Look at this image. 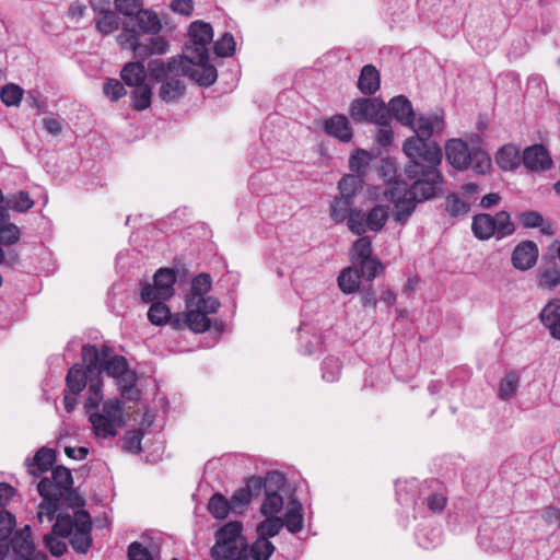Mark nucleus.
Masks as SVG:
<instances>
[{"label": "nucleus", "instance_id": "obj_1", "mask_svg": "<svg viewBox=\"0 0 560 560\" xmlns=\"http://www.w3.org/2000/svg\"><path fill=\"white\" fill-rule=\"evenodd\" d=\"M410 127L416 136L405 141L402 150L409 159L405 174L415 182L410 186L396 182L383 191L384 198L393 203V217L399 224H405L409 220L417 202L436 197L441 192L443 182L439 170L442 162L441 148L436 142L428 141L434 133L442 132L443 116L420 115L413 118V126Z\"/></svg>", "mask_w": 560, "mask_h": 560}, {"label": "nucleus", "instance_id": "obj_2", "mask_svg": "<svg viewBox=\"0 0 560 560\" xmlns=\"http://www.w3.org/2000/svg\"><path fill=\"white\" fill-rule=\"evenodd\" d=\"M72 486L71 470L65 466L55 467L50 478L38 482L37 490L43 498L36 513L39 523L92 525L90 514L83 509L84 500Z\"/></svg>", "mask_w": 560, "mask_h": 560}, {"label": "nucleus", "instance_id": "obj_3", "mask_svg": "<svg viewBox=\"0 0 560 560\" xmlns=\"http://www.w3.org/2000/svg\"><path fill=\"white\" fill-rule=\"evenodd\" d=\"M153 80L162 82L159 96L163 102H173L183 96L185 85L179 77L186 75L199 85L209 86L217 80V69L213 66L195 68L185 58L172 57L167 62L154 60L149 66Z\"/></svg>", "mask_w": 560, "mask_h": 560}, {"label": "nucleus", "instance_id": "obj_4", "mask_svg": "<svg viewBox=\"0 0 560 560\" xmlns=\"http://www.w3.org/2000/svg\"><path fill=\"white\" fill-rule=\"evenodd\" d=\"M243 527H219L210 550L212 560H268L275 547L264 536L249 545Z\"/></svg>", "mask_w": 560, "mask_h": 560}, {"label": "nucleus", "instance_id": "obj_5", "mask_svg": "<svg viewBox=\"0 0 560 560\" xmlns=\"http://www.w3.org/2000/svg\"><path fill=\"white\" fill-rule=\"evenodd\" d=\"M176 282V272L173 269L161 268L153 276V284H144L141 290V300L150 303L148 319L156 326L166 324L171 318V310L165 302L173 298Z\"/></svg>", "mask_w": 560, "mask_h": 560}, {"label": "nucleus", "instance_id": "obj_6", "mask_svg": "<svg viewBox=\"0 0 560 560\" xmlns=\"http://www.w3.org/2000/svg\"><path fill=\"white\" fill-rule=\"evenodd\" d=\"M265 521L259 525H303V505L291 497L287 502L277 490L266 489L259 508Z\"/></svg>", "mask_w": 560, "mask_h": 560}, {"label": "nucleus", "instance_id": "obj_7", "mask_svg": "<svg viewBox=\"0 0 560 560\" xmlns=\"http://www.w3.org/2000/svg\"><path fill=\"white\" fill-rule=\"evenodd\" d=\"M82 358L84 363H88L90 374L106 373L114 378L132 382V375L128 370L126 359L115 354L107 347L98 349L96 346H83Z\"/></svg>", "mask_w": 560, "mask_h": 560}, {"label": "nucleus", "instance_id": "obj_8", "mask_svg": "<svg viewBox=\"0 0 560 560\" xmlns=\"http://www.w3.org/2000/svg\"><path fill=\"white\" fill-rule=\"evenodd\" d=\"M48 560L44 552H35L31 527H0V559Z\"/></svg>", "mask_w": 560, "mask_h": 560}, {"label": "nucleus", "instance_id": "obj_9", "mask_svg": "<svg viewBox=\"0 0 560 560\" xmlns=\"http://www.w3.org/2000/svg\"><path fill=\"white\" fill-rule=\"evenodd\" d=\"M213 30L209 23L195 21L189 26V42L185 52L179 58H185L195 68L211 66L208 62V45L212 42Z\"/></svg>", "mask_w": 560, "mask_h": 560}, {"label": "nucleus", "instance_id": "obj_10", "mask_svg": "<svg viewBox=\"0 0 560 560\" xmlns=\"http://www.w3.org/2000/svg\"><path fill=\"white\" fill-rule=\"evenodd\" d=\"M124 406L119 399H108L101 410L96 409L89 416L93 432L98 439L115 438L117 428L124 424Z\"/></svg>", "mask_w": 560, "mask_h": 560}, {"label": "nucleus", "instance_id": "obj_11", "mask_svg": "<svg viewBox=\"0 0 560 560\" xmlns=\"http://www.w3.org/2000/svg\"><path fill=\"white\" fill-rule=\"evenodd\" d=\"M388 218L389 207L378 203L368 212L354 210L348 222V229L357 235H363L368 231L377 233L385 226Z\"/></svg>", "mask_w": 560, "mask_h": 560}, {"label": "nucleus", "instance_id": "obj_12", "mask_svg": "<svg viewBox=\"0 0 560 560\" xmlns=\"http://www.w3.org/2000/svg\"><path fill=\"white\" fill-rule=\"evenodd\" d=\"M349 114L354 122H371L378 126L389 122L386 104L376 97L354 100L350 105Z\"/></svg>", "mask_w": 560, "mask_h": 560}, {"label": "nucleus", "instance_id": "obj_13", "mask_svg": "<svg viewBox=\"0 0 560 560\" xmlns=\"http://www.w3.org/2000/svg\"><path fill=\"white\" fill-rule=\"evenodd\" d=\"M264 486L262 477H249L246 481V486L236 489L231 500H229L231 513L236 515L243 514L249 506L253 495L259 494Z\"/></svg>", "mask_w": 560, "mask_h": 560}, {"label": "nucleus", "instance_id": "obj_14", "mask_svg": "<svg viewBox=\"0 0 560 560\" xmlns=\"http://www.w3.org/2000/svg\"><path fill=\"white\" fill-rule=\"evenodd\" d=\"M538 253V247L533 241H523L513 249L511 262L515 269L526 271L536 265Z\"/></svg>", "mask_w": 560, "mask_h": 560}, {"label": "nucleus", "instance_id": "obj_15", "mask_svg": "<svg viewBox=\"0 0 560 560\" xmlns=\"http://www.w3.org/2000/svg\"><path fill=\"white\" fill-rule=\"evenodd\" d=\"M522 161L526 168L533 172L549 170L552 166V160L541 144H535L524 150Z\"/></svg>", "mask_w": 560, "mask_h": 560}, {"label": "nucleus", "instance_id": "obj_16", "mask_svg": "<svg viewBox=\"0 0 560 560\" xmlns=\"http://www.w3.org/2000/svg\"><path fill=\"white\" fill-rule=\"evenodd\" d=\"M539 320L550 336L560 341V299H552L542 307Z\"/></svg>", "mask_w": 560, "mask_h": 560}, {"label": "nucleus", "instance_id": "obj_17", "mask_svg": "<svg viewBox=\"0 0 560 560\" xmlns=\"http://www.w3.org/2000/svg\"><path fill=\"white\" fill-rule=\"evenodd\" d=\"M470 151L467 143L460 139H451L445 145L447 161L457 170L468 168Z\"/></svg>", "mask_w": 560, "mask_h": 560}, {"label": "nucleus", "instance_id": "obj_18", "mask_svg": "<svg viewBox=\"0 0 560 560\" xmlns=\"http://www.w3.org/2000/svg\"><path fill=\"white\" fill-rule=\"evenodd\" d=\"M59 536H67L77 552L85 553L92 542L91 527H54Z\"/></svg>", "mask_w": 560, "mask_h": 560}, {"label": "nucleus", "instance_id": "obj_19", "mask_svg": "<svg viewBox=\"0 0 560 560\" xmlns=\"http://www.w3.org/2000/svg\"><path fill=\"white\" fill-rule=\"evenodd\" d=\"M325 131L327 135L346 143L350 142L353 138V130L348 118L340 114H336L325 121Z\"/></svg>", "mask_w": 560, "mask_h": 560}, {"label": "nucleus", "instance_id": "obj_20", "mask_svg": "<svg viewBox=\"0 0 560 560\" xmlns=\"http://www.w3.org/2000/svg\"><path fill=\"white\" fill-rule=\"evenodd\" d=\"M388 113L404 126H413L415 112L410 101L404 95H397L389 101Z\"/></svg>", "mask_w": 560, "mask_h": 560}, {"label": "nucleus", "instance_id": "obj_21", "mask_svg": "<svg viewBox=\"0 0 560 560\" xmlns=\"http://www.w3.org/2000/svg\"><path fill=\"white\" fill-rule=\"evenodd\" d=\"M32 460V463L27 460L28 472L33 476H38L48 471L52 467L56 460L55 451L51 448L42 447L37 451Z\"/></svg>", "mask_w": 560, "mask_h": 560}, {"label": "nucleus", "instance_id": "obj_22", "mask_svg": "<svg viewBox=\"0 0 560 560\" xmlns=\"http://www.w3.org/2000/svg\"><path fill=\"white\" fill-rule=\"evenodd\" d=\"M92 375L93 374L89 373L88 368L84 371L81 365L74 364L69 369L66 377L67 390L73 395H79L84 389Z\"/></svg>", "mask_w": 560, "mask_h": 560}, {"label": "nucleus", "instance_id": "obj_23", "mask_svg": "<svg viewBox=\"0 0 560 560\" xmlns=\"http://www.w3.org/2000/svg\"><path fill=\"white\" fill-rule=\"evenodd\" d=\"M381 84L380 72L373 65H365L358 79V89L366 95L374 94Z\"/></svg>", "mask_w": 560, "mask_h": 560}, {"label": "nucleus", "instance_id": "obj_24", "mask_svg": "<svg viewBox=\"0 0 560 560\" xmlns=\"http://www.w3.org/2000/svg\"><path fill=\"white\" fill-rule=\"evenodd\" d=\"M120 77L125 84L137 88L145 84L147 71L142 62L130 61L122 67Z\"/></svg>", "mask_w": 560, "mask_h": 560}, {"label": "nucleus", "instance_id": "obj_25", "mask_svg": "<svg viewBox=\"0 0 560 560\" xmlns=\"http://www.w3.org/2000/svg\"><path fill=\"white\" fill-rule=\"evenodd\" d=\"M520 223L527 229L540 228V232L545 235H553V225L549 221H545L544 217L537 211H524L518 213Z\"/></svg>", "mask_w": 560, "mask_h": 560}, {"label": "nucleus", "instance_id": "obj_26", "mask_svg": "<svg viewBox=\"0 0 560 560\" xmlns=\"http://www.w3.org/2000/svg\"><path fill=\"white\" fill-rule=\"evenodd\" d=\"M499 167L503 171H513L521 164L518 149L513 144L502 147L495 155Z\"/></svg>", "mask_w": 560, "mask_h": 560}, {"label": "nucleus", "instance_id": "obj_27", "mask_svg": "<svg viewBox=\"0 0 560 560\" xmlns=\"http://www.w3.org/2000/svg\"><path fill=\"white\" fill-rule=\"evenodd\" d=\"M116 39L122 49L132 50L135 57L139 59L142 44L140 43V35L136 28L130 27L128 23L124 24L122 31L118 34Z\"/></svg>", "mask_w": 560, "mask_h": 560}, {"label": "nucleus", "instance_id": "obj_28", "mask_svg": "<svg viewBox=\"0 0 560 560\" xmlns=\"http://www.w3.org/2000/svg\"><path fill=\"white\" fill-rule=\"evenodd\" d=\"M138 27L145 34H158L162 28V23L158 14L150 9H141L135 16Z\"/></svg>", "mask_w": 560, "mask_h": 560}, {"label": "nucleus", "instance_id": "obj_29", "mask_svg": "<svg viewBox=\"0 0 560 560\" xmlns=\"http://www.w3.org/2000/svg\"><path fill=\"white\" fill-rule=\"evenodd\" d=\"M475 236L479 240H489L495 234V224L490 214L481 213L474 217L471 224Z\"/></svg>", "mask_w": 560, "mask_h": 560}, {"label": "nucleus", "instance_id": "obj_30", "mask_svg": "<svg viewBox=\"0 0 560 560\" xmlns=\"http://www.w3.org/2000/svg\"><path fill=\"white\" fill-rule=\"evenodd\" d=\"M352 200L345 197L336 198L330 205V218L336 223L347 220L349 222L355 209H352Z\"/></svg>", "mask_w": 560, "mask_h": 560}, {"label": "nucleus", "instance_id": "obj_31", "mask_svg": "<svg viewBox=\"0 0 560 560\" xmlns=\"http://www.w3.org/2000/svg\"><path fill=\"white\" fill-rule=\"evenodd\" d=\"M415 536L419 546L425 549L434 548L442 541L441 527H418Z\"/></svg>", "mask_w": 560, "mask_h": 560}, {"label": "nucleus", "instance_id": "obj_32", "mask_svg": "<svg viewBox=\"0 0 560 560\" xmlns=\"http://www.w3.org/2000/svg\"><path fill=\"white\" fill-rule=\"evenodd\" d=\"M185 323L195 332H203L208 330L211 325L207 314L197 307H187Z\"/></svg>", "mask_w": 560, "mask_h": 560}, {"label": "nucleus", "instance_id": "obj_33", "mask_svg": "<svg viewBox=\"0 0 560 560\" xmlns=\"http://www.w3.org/2000/svg\"><path fill=\"white\" fill-rule=\"evenodd\" d=\"M14 495V489L8 483H0V525H15V516L4 508Z\"/></svg>", "mask_w": 560, "mask_h": 560}, {"label": "nucleus", "instance_id": "obj_34", "mask_svg": "<svg viewBox=\"0 0 560 560\" xmlns=\"http://www.w3.org/2000/svg\"><path fill=\"white\" fill-rule=\"evenodd\" d=\"M360 273L359 270L355 268H347L341 271V273L338 277V285L340 290L346 293L350 294L358 290L360 284Z\"/></svg>", "mask_w": 560, "mask_h": 560}, {"label": "nucleus", "instance_id": "obj_35", "mask_svg": "<svg viewBox=\"0 0 560 560\" xmlns=\"http://www.w3.org/2000/svg\"><path fill=\"white\" fill-rule=\"evenodd\" d=\"M103 383L98 374L92 375L89 381V390L88 398L85 400L84 407L86 409H97L100 402L103 400V392H102Z\"/></svg>", "mask_w": 560, "mask_h": 560}, {"label": "nucleus", "instance_id": "obj_36", "mask_svg": "<svg viewBox=\"0 0 560 560\" xmlns=\"http://www.w3.org/2000/svg\"><path fill=\"white\" fill-rule=\"evenodd\" d=\"M96 28L104 35L110 34L119 28V18L108 8L102 9L100 18L96 20Z\"/></svg>", "mask_w": 560, "mask_h": 560}, {"label": "nucleus", "instance_id": "obj_37", "mask_svg": "<svg viewBox=\"0 0 560 560\" xmlns=\"http://www.w3.org/2000/svg\"><path fill=\"white\" fill-rule=\"evenodd\" d=\"M468 167L477 174L483 175L491 168V159L486 151L472 149L469 153Z\"/></svg>", "mask_w": 560, "mask_h": 560}, {"label": "nucleus", "instance_id": "obj_38", "mask_svg": "<svg viewBox=\"0 0 560 560\" xmlns=\"http://www.w3.org/2000/svg\"><path fill=\"white\" fill-rule=\"evenodd\" d=\"M139 59L144 60L152 55H164L168 50V43L164 37L158 36L149 40L148 44H142Z\"/></svg>", "mask_w": 560, "mask_h": 560}, {"label": "nucleus", "instance_id": "obj_39", "mask_svg": "<svg viewBox=\"0 0 560 560\" xmlns=\"http://www.w3.org/2000/svg\"><path fill=\"white\" fill-rule=\"evenodd\" d=\"M209 512L218 520H224L231 512L229 500L221 493H214L208 503Z\"/></svg>", "mask_w": 560, "mask_h": 560}, {"label": "nucleus", "instance_id": "obj_40", "mask_svg": "<svg viewBox=\"0 0 560 560\" xmlns=\"http://www.w3.org/2000/svg\"><path fill=\"white\" fill-rule=\"evenodd\" d=\"M34 206V201L31 199L30 194L24 190H20L11 197H8L4 202V207L12 209L16 212H25Z\"/></svg>", "mask_w": 560, "mask_h": 560}, {"label": "nucleus", "instance_id": "obj_41", "mask_svg": "<svg viewBox=\"0 0 560 560\" xmlns=\"http://www.w3.org/2000/svg\"><path fill=\"white\" fill-rule=\"evenodd\" d=\"M132 105L136 110H144L150 107L152 98V90L149 84H140L133 88L131 93Z\"/></svg>", "mask_w": 560, "mask_h": 560}, {"label": "nucleus", "instance_id": "obj_42", "mask_svg": "<svg viewBox=\"0 0 560 560\" xmlns=\"http://www.w3.org/2000/svg\"><path fill=\"white\" fill-rule=\"evenodd\" d=\"M186 307H197L201 312L208 314L217 313L220 307V302L213 296L187 298Z\"/></svg>", "mask_w": 560, "mask_h": 560}, {"label": "nucleus", "instance_id": "obj_43", "mask_svg": "<svg viewBox=\"0 0 560 560\" xmlns=\"http://www.w3.org/2000/svg\"><path fill=\"white\" fill-rule=\"evenodd\" d=\"M520 376L517 373L511 371L505 374L499 386V396L502 399L512 398L517 390Z\"/></svg>", "mask_w": 560, "mask_h": 560}, {"label": "nucleus", "instance_id": "obj_44", "mask_svg": "<svg viewBox=\"0 0 560 560\" xmlns=\"http://www.w3.org/2000/svg\"><path fill=\"white\" fill-rule=\"evenodd\" d=\"M372 242L370 237L362 236L358 238L352 245V260L358 264L362 260L371 258Z\"/></svg>", "mask_w": 560, "mask_h": 560}, {"label": "nucleus", "instance_id": "obj_45", "mask_svg": "<svg viewBox=\"0 0 560 560\" xmlns=\"http://www.w3.org/2000/svg\"><path fill=\"white\" fill-rule=\"evenodd\" d=\"M492 218L495 224V234L499 238L510 236L514 233L515 226L506 211H500Z\"/></svg>", "mask_w": 560, "mask_h": 560}, {"label": "nucleus", "instance_id": "obj_46", "mask_svg": "<svg viewBox=\"0 0 560 560\" xmlns=\"http://www.w3.org/2000/svg\"><path fill=\"white\" fill-rule=\"evenodd\" d=\"M56 532H59V529H55L52 527V533L45 536L44 542L52 556L59 557L62 556L67 549V545L63 539L68 537L59 536V534Z\"/></svg>", "mask_w": 560, "mask_h": 560}, {"label": "nucleus", "instance_id": "obj_47", "mask_svg": "<svg viewBox=\"0 0 560 560\" xmlns=\"http://www.w3.org/2000/svg\"><path fill=\"white\" fill-rule=\"evenodd\" d=\"M361 185V178L359 175H346L343 176L338 185L340 197L349 198L352 200Z\"/></svg>", "mask_w": 560, "mask_h": 560}, {"label": "nucleus", "instance_id": "obj_48", "mask_svg": "<svg viewBox=\"0 0 560 560\" xmlns=\"http://www.w3.org/2000/svg\"><path fill=\"white\" fill-rule=\"evenodd\" d=\"M359 266V273L361 277L372 280L381 275L384 270L382 262L376 258H369L357 264Z\"/></svg>", "mask_w": 560, "mask_h": 560}, {"label": "nucleus", "instance_id": "obj_49", "mask_svg": "<svg viewBox=\"0 0 560 560\" xmlns=\"http://www.w3.org/2000/svg\"><path fill=\"white\" fill-rule=\"evenodd\" d=\"M23 96V90L16 84H7L0 91V98L7 106H18Z\"/></svg>", "mask_w": 560, "mask_h": 560}, {"label": "nucleus", "instance_id": "obj_50", "mask_svg": "<svg viewBox=\"0 0 560 560\" xmlns=\"http://www.w3.org/2000/svg\"><path fill=\"white\" fill-rule=\"evenodd\" d=\"M211 277L208 273H199L192 279L191 292L187 298H200L206 295L211 289Z\"/></svg>", "mask_w": 560, "mask_h": 560}, {"label": "nucleus", "instance_id": "obj_51", "mask_svg": "<svg viewBox=\"0 0 560 560\" xmlns=\"http://www.w3.org/2000/svg\"><path fill=\"white\" fill-rule=\"evenodd\" d=\"M416 482L411 481H399L396 483L397 500L400 504L412 503L417 494Z\"/></svg>", "mask_w": 560, "mask_h": 560}, {"label": "nucleus", "instance_id": "obj_52", "mask_svg": "<svg viewBox=\"0 0 560 560\" xmlns=\"http://www.w3.org/2000/svg\"><path fill=\"white\" fill-rule=\"evenodd\" d=\"M371 161V155L369 152L358 149L350 156L349 166L351 171L358 173V175H363L365 170Z\"/></svg>", "mask_w": 560, "mask_h": 560}, {"label": "nucleus", "instance_id": "obj_53", "mask_svg": "<svg viewBox=\"0 0 560 560\" xmlns=\"http://www.w3.org/2000/svg\"><path fill=\"white\" fill-rule=\"evenodd\" d=\"M21 238V230L14 223L3 222L0 225V244L13 245Z\"/></svg>", "mask_w": 560, "mask_h": 560}, {"label": "nucleus", "instance_id": "obj_54", "mask_svg": "<svg viewBox=\"0 0 560 560\" xmlns=\"http://www.w3.org/2000/svg\"><path fill=\"white\" fill-rule=\"evenodd\" d=\"M214 52L219 57H230L235 51V40L230 33H224L213 46Z\"/></svg>", "mask_w": 560, "mask_h": 560}, {"label": "nucleus", "instance_id": "obj_55", "mask_svg": "<svg viewBox=\"0 0 560 560\" xmlns=\"http://www.w3.org/2000/svg\"><path fill=\"white\" fill-rule=\"evenodd\" d=\"M470 203L460 199L458 195L452 194L446 198V210L454 217L466 214Z\"/></svg>", "mask_w": 560, "mask_h": 560}, {"label": "nucleus", "instance_id": "obj_56", "mask_svg": "<svg viewBox=\"0 0 560 560\" xmlns=\"http://www.w3.org/2000/svg\"><path fill=\"white\" fill-rule=\"evenodd\" d=\"M116 10L125 16H136L143 8L141 0H115Z\"/></svg>", "mask_w": 560, "mask_h": 560}, {"label": "nucleus", "instance_id": "obj_57", "mask_svg": "<svg viewBox=\"0 0 560 560\" xmlns=\"http://www.w3.org/2000/svg\"><path fill=\"white\" fill-rule=\"evenodd\" d=\"M103 92L113 102L118 101L126 94L124 85L116 79H108L103 85Z\"/></svg>", "mask_w": 560, "mask_h": 560}, {"label": "nucleus", "instance_id": "obj_58", "mask_svg": "<svg viewBox=\"0 0 560 560\" xmlns=\"http://www.w3.org/2000/svg\"><path fill=\"white\" fill-rule=\"evenodd\" d=\"M495 535L493 527H482L478 533V544L485 549L499 550L502 546L493 542L492 538Z\"/></svg>", "mask_w": 560, "mask_h": 560}, {"label": "nucleus", "instance_id": "obj_59", "mask_svg": "<svg viewBox=\"0 0 560 560\" xmlns=\"http://www.w3.org/2000/svg\"><path fill=\"white\" fill-rule=\"evenodd\" d=\"M560 283V270L558 268L546 269L539 275V285L552 289Z\"/></svg>", "mask_w": 560, "mask_h": 560}, {"label": "nucleus", "instance_id": "obj_60", "mask_svg": "<svg viewBox=\"0 0 560 560\" xmlns=\"http://www.w3.org/2000/svg\"><path fill=\"white\" fill-rule=\"evenodd\" d=\"M340 372V363L336 359H326L323 363V378L327 382L337 380Z\"/></svg>", "mask_w": 560, "mask_h": 560}, {"label": "nucleus", "instance_id": "obj_61", "mask_svg": "<svg viewBox=\"0 0 560 560\" xmlns=\"http://www.w3.org/2000/svg\"><path fill=\"white\" fill-rule=\"evenodd\" d=\"M262 481L265 482L262 487L265 490L272 489L278 491L284 485V477L279 471H270L262 478Z\"/></svg>", "mask_w": 560, "mask_h": 560}, {"label": "nucleus", "instance_id": "obj_62", "mask_svg": "<svg viewBox=\"0 0 560 560\" xmlns=\"http://www.w3.org/2000/svg\"><path fill=\"white\" fill-rule=\"evenodd\" d=\"M129 560H153L151 555L139 542H132L128 549ZM177 560V559H172Z\"/></svg>", "mask_w": 560, "mask_h": 560}, {"label": "nucleus", "instance_id": "obj_63", "mask_svg": "<svg viewBox=\"0 0 560 560\" xmlns=\"http://www.w3.org/2000/svg\"><path fill=\"white\" fill-rule=\"evenodd\" d=\"M170 7L175 13L190 15L194 10V2L192 0H173Z\"/></svg>", "mask_w": 560, "mask_h": 560}, {"label": "nucleus", "instance_id": "obj_64", "mask_svg": "<svg viewBox=\"0 0 560 560\" xmlns=\"http://www.w3.org/2000/svg\"><path fill=\"white\" fill-rule=\"evenodd\" d=\"M427 504L433 513L442 512L446 505V498L443 494L433 493L428 498Z\"/></svg>", "mask_w": 560, "mask_h": 560}]
</instances>
